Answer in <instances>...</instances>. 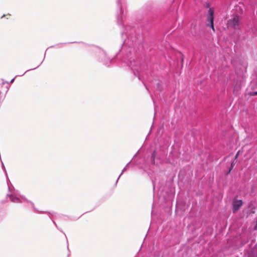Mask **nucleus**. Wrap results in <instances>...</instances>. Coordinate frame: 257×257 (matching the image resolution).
<instances>
[{"label": "nucleus", "mask_w": 257, "mask_h": 257, "mask_svg": "<svg viewBox=\"0 0 257 257\" xmlns=\"http://www.w3.org/2000/svg\"><path fill=\"white\" fill-rule=\"evenodd\" d=\"M240 18L239 16L233 15L231 18L227 21V28L237 30L240 24Z\"/></svg>", "instance_id": "1"}, {"label": "nucleus", "mask_w": 257, "mask_h": 257, "mask_svg": "<svg viewBox=\"0 0 257 257\" xmlns=\"http://www.w3.org/2000/svg\"><path fill=\"white\" fill-rule=\"evenodd\" d=\"M213 20H214V11L212 9L210 8L208 11V16H207V21L209 23L210 26L213 30L215 31V29L214 28L213 25Z\"/></svg>", "instance_id": "2"}, {"label": "nucleus", "mask_w": 257, "mask_h": 257, "mask_svg": "<svg viewBox=\"0 0 257 257\" xmlns=\"http://www.w3.org/2000/svg\"><path fill=\"white\" fill-rule=\"evenodd\" d=\"M242 205V201L241 200H233L232 202L233 212H235L239 210Z\"/></svg>", "instance_id": "3"}, {"label": "nucleus", "mask_w": 257, "mask_h": 257, "mask_svg": "<svg viewBox=\"0 0 257 257\" xmlns=\"http://www.w3.org/2000/svg\"><path fill=\"white\" fill-rule=\"evenodd\" d=\"M11 199L12 201L15 202H18V200H19L18 198H17L16 197H14V196H12L11 197Z\"/></svg>", "instance_id": "4"}, {"label": "nucleus", "mask_w": 257, "mask_h": 257, "mask_svg": "<svg viewBox=\"0 0 257 257\" xmlns=\"http://www.w3.org/2000/svg\"><path fill=\"white\" fill-rule=\"evenodd\" d=\"M250 94L252 96H255L257 95V91H254L250 93Z\"/></svg>", "instance_id": "5"}, {"label": "nucleus", "mask_w": 257, "mask_h": 257, "mask_svg": "<svg viewBox=\"0 0 257 257\" xmlns=\"http://www.w3.org/2000/svg\"><path fill=\"white\" fill-rule=\"evenodd\" d=\"M233 165H234L233 163H232L231 164L230 167L229 168V172H230L231 171V170L232 169Z\"/></svg>", "instance_id": "6"}, {"label": "nucleus", "mask_w": 257, "mask_h": 257, "mask_svg": "<svg viewBox=\"0 0 257 257\" xmlns=\"http://www.w3.org/2000/svg\"><path fill=\"white\" fill-rule=\"evenodd\" d=\"M238 156V153H237L236 154V155H235V157H234V159H236Z\"/></svg>", "instance_id": "7"}, {"label": "nucleus", "mask_w": 257, "mask_h": 257, "mask_svg": "<svg viewBox=\"0 0 257 257\" xmlns=\"http://www.w3.org/2000/svg\"><path fill=\"white\" fill-rule=\"evenodd\" d=\"M153 157H154V156H155V153L154 152L153 153Z\"/></svg>", "instance_id": "8"}]
</instances>
